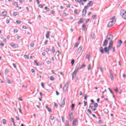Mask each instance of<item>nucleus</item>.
I'll list each match as a JSON object with an SVG mask.
<instances>
[{
  "label": "nucleus",
  "mask_w": 126,
  "mask_h": 126,
  "mask_svg": "<svg viewBox=\"0 0 126 126\" xmlns=\"http://www.w3.org/2000/svg\"><path fill=\"white\" fill-rule=\"evenodd\" d=\"M79 69H80V68H79L78 66H76L74 71H76L77 73L78 72V70H79Z\"/></svg>",
  "instance_id": "4be33fe9"
},
{
  "label": "nucleus",
  "mask_w": 126,
  "mask_h": 126,
  "mask_svg": "<svg viewBox=\"0 0 126 126\" xmlns=\"http://www.w3.org/2000/svg\"><path fill=\"white\" fill-rule=\"evenodd\" d=\"M69 118L70 122H71L73 119V113L72 112L69 114Z\"/></svg>",
  "instance_id": "1a4fd4ad"
},
{
  "label": "nucleus",
  "mask_w": 126,
  "mask_h": 126,
  "mask_svg": "<svg viewBox=\"0 0 126 126\" xmlns=\"http://www.w3.org/2000/svg\"><path fill=\"white\" fill-rule=\"evenodd\" d=\"M6 14H7V12H6V11H3L2 12L1 16H6Z\"/></svg>",
  "instance_id": "2eb2a0df"
},
{
  "label": "nucleus",
  "mask_w": 126,
  "mask_h": 126,
  "mask_svg": "<svg viewBox=\"0 0 126 126\" xmlns=\"http://www.w3.org/2000/svg\"><path fill=\"white\" fill-rule=\"evenodd\" d=\"M56 95H57V96H59V95H60V93H59V92H58V91H56Z\"/></svg>",
  "instance_id": "052dcab7"
},
{
  "label": "nucleus",
  "mask_w": 126,
  "mask_h": 126,
  "mask_svg": "<svg viewBox=\"0 0 126 126\" xmlns=\"http://www.w3.org/2000/svg\"><path fill=\"white\" fill-rule=\"evenodd\" d=\"M52 52L53 54L56 52V49H55V47H52Z\"/></svg>",
  "instance_id": "72a5a7b5"
},
{
  "label": "nucleus",
  "mask_w": 126,
  "mask_h": 126,
  "mask_svg": "<svg viewBox=\"0 0 126 126\" xmlns=\"http://www.w3.org/2000/svg\"><path fill=\"white\" fill-rule=\"evenodd\" d=\"M82 13H83L82 15L84 16H85L86 13H87V10H86V9H84L83 10Z\"/></svg>",
  "instance_id": "f8f14e48"
},
{
  "label": "nucleus",
  "mask_w": 126,
  "mask_h": 126,
  "mask_svg": "<svg viewBox=\"0 0 126 126\" xmlns=\"http://www.w3.org/2000/svg\"><path fill=\"white\" fill-rule=\"evenodd\" d=\"M84 20H83V18H81L80 19V20L78 22V24H80L81 23H83Z\"/></svg>",
  "instance_id": "6ab92c4d"
},
{
  "label": "nucleus",
  "mask_w": 126,
  "mask_h": 126,
  "mask_svg": "<svg viewBox=\"0 0 126 126\" xmlns=\"http://www.w3.org/2000/svg\"><path fill=\"white\" fill-rule=\"evenodd\" d=\"M97 16L96 15H94L92 16L93 19H95V18Z\"/></svg>",
  "instance_id": "de8ad7c7"
},
{
  "label": "nucleus",
  "mask_w": 126,
  "mask_h": 126,
  "mask_svg": "<svg viewBox=\"0 0 126 126\" xmlns=\"http://www.w3.org/2000/svg\"><path fill=\"white\" fill-rule=\"evenodd\" d=\"M0 46H2V47H4V43H0Z\"/></svg>",
  "instance_id": "13d9d810"
},
{
  "label": "nucleus",
  "mask_w": 126,
  "mask_h": 126,
  "mask_svg": "<svg viewBox=\"0 0 126 126\" xmlns=\"http://www.w3.org/2000/svg\"><path fill=\"white\" fill-rule=\"evenodd\" d=\"M114 91H115V92L116 93H118V92H119V90H118V88H116L114 89Z\"/></svg>",
  "instance_id": "4c0bfd02"
},
{
  "label": "nucleus",
  "mask_w": 126,
  "mask_h": 126,
  "mask_svg": "<svg viewBox=\"0 0 126 126\" xmlns=\"http://www.w3.org/2000/svg\"><path fill=\"white\" fill-rule=\"evenodd\" d=\"M50 80H51V81H54V80H55V78L53 77V76H50Z\"/></svg>",
  "instance_id": "c756f323"
},
{
  "label": "nucleus",
  "mask_w": 126,
  "mask_h": 126,
  "mask_svg": "<svg viewBox=\"0 0 126 126\" xmlns=\"http://www.w3.org/2000/svg\"><path fill=\"white\" fill-rule=\"evenodd\" d=\"M94 108H97L98 107V103H94Z\"/></svg>",
  "instance_id": "ea45409f"
},
{
  "label": "nucleus",
  "mask_w": 126,
  "mask_h": 126,
  "mask_svg": "<svg viewBox=\"0 0 126 126\" xmlns=\"http://www.w3.org/2000/svg\"><path fill=\"white\" fill-rule=\"evenodd\" d=\"M93 5V1H90L89 3H88L87 6H85V9H87L88 7H90V6H92Z\"/></svg>",
  "instance_id": "20e7f679"
},
{
  "label": "nucleus",
  "mask_w": 126,
  "mask_h": 126,
  "mask_svg": "<svg viewBox=\"0 0 126 126\" xmlns=\"http://www.w3.org/2000/svg\"><path fill=\"white\" fill-rule=\"evenodd\" d=\"M84 106H86V105H87V102L84 101Z\"/></svg>",
  "instance_id": "5fc2aeb1"
},
{
  "label": "nucleus",
  "mask_w": 126,
  "mask_h": 126,
  "mask_svg": "<svg viewBox=\"0 0 126 126\" xmlns=\"http://www.w3.org/2000/svg\"><path fill=\"white\" fill-rule=\"evenodd\" d=\"M75 61H74V60H72L71 62V63L72 64V65H73V63H74Z\"/></svg>",
  "instance_id": "58836bf2"
},
{
  "label": "nucleus",
  "mask_w": 126,
  "mask_h": 126,
  "mask_svg": "<svg viewBox=\"0 0 126 126\" xmlns=\"http://www.w3.org/2000/svg\"><path fill=\"white\" fill-rule=\"evenodd\" d=\"M86 66V65H85V64H83L81 67L80 68V69H83V68H85Z\"/></svg>",
  "instance_id": "aec40b11"
},
{
  "label": "nucleus",
  "mask_w": 126,
  "mask_h": 126,
  "mask_svg": "<svg viewBox=\"0 0 126 126\" xmlns=\"http://www.w3.org/2000/svg\"><path fill=\"white\" fill-rule=\"evenodd\" d=\"M10 46H11V47H14L15 46V45L13 44V43H11V44H10Z\"/></svg>",
  "instance_id": "0e129e2a"
},
{
  "label": "nucleus",
  "mask_w": 126,
  "mask_h": 126,
  "mask_svg": "<svg viewBox=\"0 0 126 126\" xmlns=\"http://www.w3.org/2000/svg\"><path fill=\"white\" fill-rule=\"evenodd\" d=\"M115 17L113 16L112 17L110 18V22L108 23V24L107 25V27H112V26H113L115 25V23H116V21H115L114 19H115Z\"/></svg>",
  "instance_id": "f03ea898"
},
{
  "label": "nucleus",
  "mask_w": 126,
  "mask_h": 126,
  "mask_svg": "<svg viewBox=\"0 0 126 126\" xmlns=\"http://www.w3.org/2000/svg\"><path fill=\"white\" fill-rule=\"evenodd\" d=\"M73 126H75L76 125V120H75L73 121Z\"/></svg>",
  "instance_id": "393cba45"
},
{
  "label": "nucleus",
  "mask_w": 126,
  "mask_h": 126,
  "mask_svg": "<svg viewBox=\"0 0 126 126\" xmlns=\"http://www.w3.org/2000/svg\"><path fill=\"white\" fill-rule=\"evenodd\" d=\"M110 78L111 80H114V76L113 75V73H112V72H110Z\"/></svg>",
  "instance_id": "412c9836"
},
{
  "label": "nucleus",
  "mask_w": 126,
  "mask_h": 126,
  "mask_svg": "<svg viewBox=\"0 0 126 126\" xmlns=\"http://www.w3.org/2000/svg\"><path fill=\"white\" fill-rule=\"evenodd\" d=\"M13 15L14 16H16V15H17V12H14L13 13Z\"/></svg>",
  "instance_id": "e433bc0d"
},
{
  "label": "nucleus",
  "mask_w": 126,
  "mask_h": 126,
  "mask_svg": "<svg viewBox=\"0 0 126 126\" xmlns=\"http://www.w3.org/2000/svg\"><path fill=\"white\" fill-rule=\"evenodd\" d=\"M7 83L8 84H11V82L10 81V80L7 79Z\"/></svg>",
  "instance_id": "79ce46f5"
},
{
  "label": "nucleus",
  "mask_w": 126,
  "mask_h": 126,
  "mask_svg": "<svg viewBox=\"0 0 126 126\" xmlns=\"http://www.w3.org/2000/svg\"><path fill=\"white\" fill-rule=\"evenodd\" d=\"M89 20H90V19H87L86 21V24H87V23H88V22H89Z\"/></svg>",
  "instance_id": "3c124183"
},
{
  "label": "nucleus",
  "mask_w": 126,
  "mask_h": 126,
  "mask_svg": "<svg viewBox=\"0 0 126 126\" xmlns=\"http://www.w3.org/2000/svg\"><path fill=\"white\" fill-rule=\"evenodd\" d=\"M16 22L17 24H20V23H21V22L20 21V20H17Z\"/></svg>",
  "instance_id": "a18cd8bd"
},
{
  "label": "nucleus",
  "mask_w": 126,
  "mask_h": 126,
  "mask_svg": "<svg viewBox=\"0 0 126 126\" xmlns=\"http://www.w3.org/2000/svg\"><path fill=\"white\" fill-rule=\"evenodd\" d=\"M108 45V40L105 39L103 42V47H106Z\"/></svg>",
  "instance_id": "9d476101"
},
{
  "label": "nucleus",
  "mask_w": 126,
  "mask_h": 126,
  "mask_svg": "<svg viewBox=\"0 0 126 126\" xmlns=\"http://www.w3.org/2000/svg\"><path fill=\"white\" fill-rule=\"evenodd\" d=\"M88 70H91V64H89L88 67Z\"/></svg>",
  "instance_id": "473e14b6"
},
{
  "label": "nucleus",
  "mask_w": 126,
  "mask_h": 126,
  "mask_svg": "<svg viewBox=\"0 0 126 126\" xmlns=\"http://www.w3.org/2000/svg\"><path fill=\"white\" fill-rule=\"evenodd\" d=\"M120 15L124 19H126V11L124 10H122L121 11Z\"/></svg>",
  "instance_id": "7ed1b4c3"
},
{
  "label": "nucleus",
  "mask_w": 126,
  "mask_h": 126,
  "mask_svg": "<svg viewBox=\"0 0 126 126\" xmlns=\"http://www.w3.org/2000/svg\"><path fill=\"white\" fill-rule=\"evenodd\" d=\"M30 46L31 48L34 47V43L32 42L31 43Z\"/></svg>",
  "instance_id": "37998d69"
},
{
  "label": "nucleus",
  "mask_w": 126,
  "mask_h": 126,
  "mask_svg": "<svg viewBox=\"0 0 126 126\" xmlns=\"http://www.w3.org/2000/svg\"><path fill=\"white\" fill-rule=\"evenodd\" d=\"M50 119L53 121L55 119V117H54V116H50Z\"/></svg>",
  "instance_id": "8fccbe9b"
},
{
  "label": "nucleus",
  "mask_w": 126,
  "mask_h": 126,
  "mask_svg": "<svg viewBox=\"0 0 126 126\" xmlns=\"http://www.w3.org/2000/svg\"><path fill=\"white\" fill-rule=\"evenodd\" d=\"M99 52H100L101 54H104V49H103V47H100L99 48Z\"/></svg>",
  "instance_id": "dca6fc26"
},
{
  "label": "nucleus",
  "mask_w": 126,
  "mask_h": 126,
  "mask_svg": "<svg viewBox=\"0 0 126 126\" xmlns=\"http://www.w3.org/2000/svg\"><path fill=\"white\" fill-rule=\"evenodd\" d=\"M8 72H9L8 70L7 69H6L5 70V74H7V73H8Z\"/></svg>",
  "instance_id": "a19ab883"
},
{
  "label": "nucleus",
  "mask_w": 126,
  "mask_h": 126,
  "mask_svg": "<svg viewBox=\"0 0 126 126\" xmlns=\"http://www.w3.org/2000/svg\"><path fill=\"white\" fill-rule=\"evenodd\" d=\"M49 36H50V32L48 31L47 32V34H46V39H49Z\"/></svg>",
  "instance_id": "a211bd4d"
},
{
  "label": "nucleus",
  "mask_w": 126,
  "mask_h": 126,
  "mask_svg": "<svg viewBox=\"0 0 126 126\" xmlns=\"http://www.w3.org/2000/svg\"><path fill=\"white\" fill-rule=\"evenodd\" d=\"M123 77H124V78H126V74H123Z\"/></svg>",
  "instance_id": "e2e57ef3"
},
{
  "label": "nucleus",
  "mask_w": 126,
  "mask_h": 126,
  "mask_svg": "<svg viewBox=\"0 0 126 126\" xmlns=\"http://www.w3.org/2000/svg\"><path fill=\"white\" fill-rule=\"evenodd\" d=\"M81 51H82V46H80L77 50V55H79L80 53H81Z\"/></svg>",
  "instance_id": "6e6552de"
},
{
  "label": "nucleus",
  "mask_w": 126,
  "mask_h": 126,
  "mask_svg": "<svg viewBox=\"0 0 126 126\" xmlns=\"http://www.w3.org/2000/svg\"><path fill=\"white\" fill-rule=\"evenodd\" d=\"M24 58H25V59H27L28 60H29V57L27 55H24Z\"/></svg>",
  "instance_id": "c9c22d12"
},
{
  "label": "nucleus",
  "mask_w": 126,
  "mask_h": 126,
  "mask_svg": "<svg viewBox=\"0 0 126 126\" xmlns=\"http://www.w3.org/2000/svg\"><path fill=\"white\" fill-rule=\"evenodd\" d=\"M46 63H47V64H50V63H51V62H50V61H46Z\"/></svg>",
  "instance_id": "4d7b16f0"
},
{
  "label": "nucleus",
  "mask_w": 126,
  "mask_h": 126,
  "mask_svg": "<svg viewBox=\"0 0 126 126\" xmlns=\"http://www.w3.org/2000/svg\"><path fill=\"white\" fill-rule=\"evenodd\" d=\"M110 51H112V53H115V52H116V49L115 48V47L112 46V47L110 48Z\"/></svg>",
  "instance_id": "4468645a"
},
{
  "label": "nucleus",
  "mask_w": 126,
  "mask_h": 126,
  "mask_svg": "<svg viewBox=\"0 0 126 126\" xmlns=\"http://www.w3.org/2000/svg\"><path fill=\"white\" fill-rule=\"evenodd\" d=\"M118 44H120L119 46H117V47H121V45H122V44H123V41H122V40H120L119 42H118Z\"/></svg>",
  "instance_id": "a878e982"
},
{
  "label": "nucleus",
  "mask_w": 126,
  "mask_h": 126,
  "mask_svg": "<svg viewBox=\"0 0 126 126\" xmlns=\"http://www.w3.org/2000/svg\"><path fill=\"white\" fill-rule=\"evenodd\" d=\"M14 33H17V32H18V31L17 30V29H14Z\"/></svg>",
  "instance_id": "864d4df0"
},
{
  "label": "nucleus",
  "mask_w": 126,
  "mask_h": 126,
  "mask_svg": "<svg viewBox=\"0 0 126 126\" xmlns=\"http://www.w3.org/2000/svg\"><path fill=\"white\" fill-rule=\"evenodd\" d=\"M45 108H46V109H47V110H48V111H51L52 110L51 109V108H49V106H48V105H46Z\"/></svg>",
  "instance_id": "bb28decb"
},
{
  "label": "nucleus",
  "mask_w": 126,
  "mask_h": 126,
  "mask_svg": "<svg viewBox=\"0 0 126 126\" xmlns=\"http://www.w3.org/2000/svg\"><path fill=\"white\" fill-rule=\"evenodd\" d=\"M3 125H6V120L5 119H2Z\"/></svg>",
  "instance_id": "7c9ffc66"
},
{
  "label": "nucleus",
  "mask_w": 126,
  "mask_h": 126,
  "mask_svg": "<svg viewBox=\"0 0 126 126\" xmlns=\"http://www.w3.org/2000/svg\"><path fill=\"white\" fill-rule=\"evenodd\" d=\"M113 43L114 42L113 41V40L110 41L108 47H105L103 49L104 51V53H105L106 54H108V55L110 54V50H111V48H112V46H113Z\"/></svg>",
  "instance_id": "f257e3e1"
},
{
  "label": "nucleus",
  "mask_w": 126,
  "mask_h": 126,
  "mask_svg": "<svg viewBox=\"0 0 126 126\" xmlns=\"http://www.w3.org/2000/svg\"><path fill=\"white\" fill-rule=\"evenodd\" d=\"M90 55H87V57H86V59H87V60H89V61H90V60H89V58H90Z\"/></svg>",
  "instance_id": "6e6d98bb"
},
{
  "label": "nucleus",
  "mask_w": 126,
  "mask_h": 126,
  "mask_svg": "<svg viewBox=\"0 0 126 126\" xmlns=\"http://www.w3.org/2000/svg\"><path fill=\"white\" fill-rule=\"evenodd\" d=\"M74 13L75 14H78V12H77V10H74Z\"/></svg>",
  "instance_id": "bf43d9fd"
},
{
  "label": "nucleus",
  "mask_w": 126,
  "mask_h": 126,
  "mask_svg": "<svg viewBox=\"0 0 126 126\" xmlns=\"http://www.w3.org/2000/svg\"><path fill=\"white\" fill-rule=\"evenodd\" d=\"M82 27V31H85L86 29V25H85V24H83Z\"/></svg>",
  "instance_id": "ddd939ff"
},
{
  "label": "nucleus",
  "mask_w": 126,
  "mask_h": 126,
  "mask_svg": "<svg viewBox=\"0 0 126 126\" xmlns=\"http://www.w3.org/2000/svg\"><path fill=\"white\" fill-rule=\"evenodd\" d=\"M79 3L82 5H84V4L83 3V1L82 0H80Z\"/></svg>",
  "instance_id": "b1692460"
},
{
  "label": "nucleus",
  "mask_w": 126,
  "mask_h": 126,
  "mask_svg": "<svg viewBox=\"0 0 126 126\" xmlns=\"http://www.w3.org/2000/svg\"><path fill=\"white\" fill-rule=\"evenodd\" d=\"M77 73V72H76V71H74L73 74H72V79H73L74 78H75V77H76V74Z\"/></svg>",
  "instance_id": "9b49d317"
},
{
  "label": "nucleus",
  "mask_w": 126,
  "mask_h": 126,
  "mask_svg": "<svg viewBox=\"0 0 126 126\" xmlns=\"http://www.w3.org/2000/svg\"><path fill=\"white\" fill-rule=\"evenodd\" d=\"M78 45H79L78 43H76L75 44L74 47L76 48V47H78Z\"/></svg>",
  "instance_id": "603ef678"
},
{
  "label": "nucleus",
  "mask_w": 126,
  "mask_h": 126,
  "mask_svg": "<svg viewBox=\"0 0 126 126\" xmlns=\"http://www.w3.org/2000/svg\"><path fill=\"white\" fill-rule=\"evenodd\" d=\"M99 68L101 72L103 73V67H102V66H99Z\"/></svg>",
  "instance_id": "c85d7f7f"
},
{
  "label": "nucleus",
  "mask_w": 126,
  "mask_h": 126,
  "mask_svg": "<svg viewBox=\"0 0 126 126\" xmlns=\"http://www.w3.org/2000/svg\"><path fill=\"white\" fill-rule=\"evenodd\" d=\"M65 103V98H64L62 102L61 103H59V105L60 106V107H61L62 108H63V107L64 106V104Z\"/></svg>",
  "instance_id": "39448f33"
},
{
  "label": "nucleus",
  "mask_w": 126,
  "mask_h": 126,
  "mask_svg": "<svg viewBox=\"0 0 126 126\" xmlns=\"http://www.w3.org/2000/svg\"><path fill=\"white\" fill-rule=\"evenodd\" d=\"M6 22L7 24H8V23H9V22H10L9 20H6Z\"/></svg>",
  "instance_id": "680f3d73"
},
{
  "label": "nucleus",
  "mask_w": 126,
  "mask_h": 126,
  "mask_svg": "<svg viewBox=\"0 0 126 126\" xmlns=\"http://www.w3.org/2000/svg\"><path fill=\"white\" fill-rule=\"evenodd\" d=\"M113 38H114V36L112 34H109L106 36V39L107 40H111V41H113Z\"/></svg>",
  "instance_id": "423d86ee"
},
{
  "label": "nucleus",
  "mask_w": 126,
  "mask_h": 126,
  "mask_svg": "<svg viewBox=\"0 0 126 126\" xmlns=\"http://www.w3.org/2000/svg\"><path fill=\"white\" fill-rule=\"evenodd\" d=\"M65 126H69V124L68 123V122H66V123H65Z\"/></svg>",
  "instance_id": "09e8293b"
},
{
  "label": "nucleus",
  "mask_w": 126,
  "mask_h": 126,
  "mask_svg": "<svg viewBox=\"0 0 126 126\" xmlns=\"http://www.w3.org/2000/svg\"><path fill=\"white\" fill-rule=\"evenodd\" d=\"M89 107H90V108H91V109L93 111H96V108H95V107L91 106H90Z\"/></svg>",
  "instance_id": "5701e85b"
},
{
  "label": "nucleus",
  "mask_w": 126,
  "mask_h": 126,
  "mask_svg": "<svg viewBox=\"0 0 126 126\" xmlns=\"http://www.w3.org/2000/svg\"><path fill=\"white\" fill-rule=\"evenodd\" d=\"M44 9H46L47 11H50V8H48L47 6H45Z\"/></svg>",
  "instance_id": "2f4dec72"
},
{
  "label": "nucleus",
  "mask_w": 126,
  "mask_h": 126,
  "mask_svg": "<svg viewBox=\"0 0 126 126\" xmlns=\"http://www.w3.org/2000/svg\"><path fill=\"white\" fill-rule=\"evenodd\" d=\"M11 122H12L14 126H15V122H14V119H13V118H11Z\"/></svg>",
  "instance_id": "cd10ccee"
},
{
  "label": "nucleus",
  "mask_w": 126,
  "mask_h": 126,
  "mask_svg": "<svg viewBox=\"0 0 126 126\" xmlns=\"http://www.w3.org/2000/svg\"><path fill=\"white\" fill-rule=\"evenodd\" d=\"M71 108L72 111H73V110H74L73 109L74 108V104H72Z\"/></svg>",
  "instance_id": "f704fd0d"
},
{
  "label": "nucleus",
  "mask_w": 126,
  "mask_h": 126,
  "mask_svg": "<svg viewBox=\"0 0 126 126\" xmlns=\"http://www.w3.org/2000/svg\"><path fill=\"white\" fill-rule=\"evenodd\" d=\"M13 65L14 68H17V67H16V65H15V64L13 63Z\"/></svg>",
  "instance_id": "338daca9"
},
{
  "label": "nucleus",
  "mask_w": 126,
  "mask_h": 126,
  "mask_svg": "<svg viewBox=\"0 0 126 126\" xmlns=\"http://www.w3.org/2000/svg\"><path fill=\"white\" fill-rule=\"evenodd\" d=\"M23 29H27V27H26L25 26H23Z\"/></svg>",
  "instance_id": "774afa93"
},
{
  "label": "nucleus",
  "mask_w": 126,
  "mask_h": 126,
  "mask_svg": "<svg viewBox=\"0 0 126 126\" xmlns=\"http://www.w3.org/2000/svg\"><path fill=\"white\" fill-rule=\"evenodd\" d=\"M14 5H18V3H17V2H14L13 3Z\"/></svg>",
  "instance_id": "49530a36"
},
{
  "label": "nucleus",
  "mask_w": 126,
  "mask_h": 126,
  "mask_svg": "<svg viewBox=\"0 0 126 126\" xmlns=\"http://www.w3.org/2000/svg\"><path fill=\"white\" fill-rule=\"evenodd\" d=\"M7 38L8 39V40H9V39H10V35H7Z\"/></svg>",
  "instance_id": "69168bd1"
},
{
  "label": "nucleus",
  "mask_w": 126,
  "mask_h": 126,
  "mask_svg": "<svg viewBox=\"0 0 126 126\" xmlns=\"http://www.w3.org/2000/svg\"><path fill=\"white\" fill-rule=\"evenodd\" d=\"M68 87V83H67L64 85V87L63 88V91H64L65 92H66V91L67 90Z\"/></svg>",
  "instance_id": "0eeeda50"
},
{
  "label": "nucleus",
  "mask_w": 126,
  "mask_h": 126,
  "mask_svg": "<svg viewBox=\"0 0 126 126\" xmlns=\"http://www.w3.org/2000/svg\"><path fill=\"white\" fill-rule=\"evenodd\" d=\"M94 37H95V33H94V32H91V39H94Z\"/></svg>",
  "instance_id": "f3484780"
},
{
  "label": "nucleus",
  "mask_w": 126,
  "mask_h": 126,
  "mask_svg": "<svg viewBox=\"0 0 126 126\" xmlns=\"http://www.w3.org/2000/svg\"><path fill=\"white\" fill-rule=\"evenodd\" d=\"M34 63H35L36 65H37V66H39V64H38V63H37V62H36V61H34Z\"/></svg>",
  "instance_id": "c03bdc74"
}]
</instances>
